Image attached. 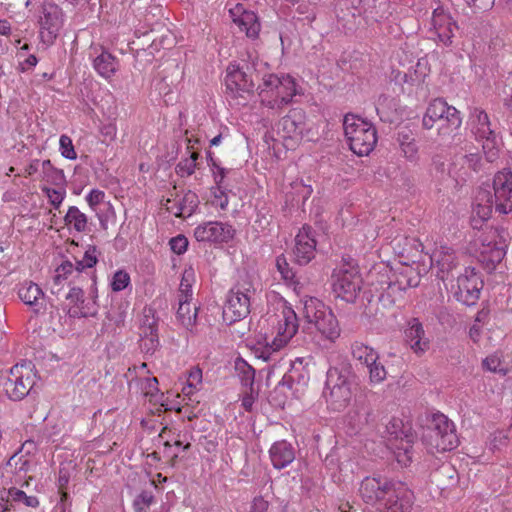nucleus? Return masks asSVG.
<instances>
[{
	"instance_id": "nucleus-1",
	"label": "nucleus",
	"mask_w": 512,
	"mask_h": 512,
	"mask_svg": "<svg viewBox=\"0 0 512 512\" xmlns=\"http://www.w3.org/2000/svg\"><path fill=\"white\" fill-rule=\"evenodd\" d=\"M258 85L261 103L273 110H281L291 103L298 93L296 80L289 74H275L270 72L269 65L263 61L252 64Z\"/></svg>"
},
{
	"instance_id": "nucleus-2",
	"label": "nucleus",
	"mask_w": 512,
	"mask_h": 512,
	"mask_svg": "<svg viewBox=\"0 0 512 512\" xmlns=\"http://www.w3.org/2000/svg\"><path fill=\"white\" fill-rule=\"evenodd\" d=\"M494 196L489 191H480L476 197L475 213L487 220L493 207L500 214L512 212V171L503 169L498 171L493 178Z\"/></svg>"
},
{
	"instance_id": "nucleus-3",
	"label": "nucleus",
	"mask_w": 512,
	"mask_h": 512,
	"mask_svg": "<svg viewBox=\"0 0 512 512\" xmlns=\"http://www.w3.org/2000/svg\"><path fill=\"white\" fill-rule=\"evenodd\" d=\"M343 129L350 149L358 156H367L375 148L377 132L370 122L347 114L343 120Z\"/></svg>"
},
{
	"instance_id": "nucleus-4",
	"label": "nucleus",
	"mask_w": 512,
	"mask_h": 512,
	"mask_svg": "<svg viewBox=\"0 0 512 512\" xmlns=\"http://www.w3.org/2000/svg\"><path fill=\"white\" fill-rule=\"evenodd\" d=\"M461 123L459 111L439 98L429 103L422 119L424 129L430 130L436 126L440 136L450 135L461 126Z\"/></svg>"
},
{
	"instance_id": "nucleus-5",
	"label": "nucleus",
	"mask_w": 512,
	"mask_h": 512,
	"mask_svg": "<svg viewBox=\"0 0 512 512\" xmlns=\"http://www.w3.org/2000/svg\"><path fill=\"white\" fill-rule=\"evenodd\" d=\"M97 249L95 246H89L81 260H77L75 264L70 261L62 262L54 271V275L50 282V292L59 296L65 285L69 287L76 282V279L82 277V273L86 269L93 268L97 263Z\"/></svg>"
},
{
	"instance_id": "nucleus-6",
	"label": "nucleus",
	"mask_w": 512,
	"mask_h": 512,
	"mask_svg": "<svg viewBox=\"0 0 512 512\" xmlns=\"http://www.w3.org/2000/svg\"><path fill=\"white\" fill-rule=\"evenodd\" d=\"M423 442L430 453L446 452L457 447L455 425L444 414H435L423 434Z\"/></svg>"
},
{
	"instance_id": "nucleus-7",
	"label": "nucleus",
	"mask_w": 512,
	"mask_h": 512,
	"mask_svg": "<svg viewBox=\"0 0 512 512\" xmlns=\"http://www.w3.org/2000/svg\"><path fill=\"white\" fill-rule=\"evenodd\" d=\"M304 318L313 324L327 340L334 342L340 336V327L333 312L319 299L309 297L303 303Z\"/></svg>"
},
{
	"instance_id": "nucleus-8",
	"label": "nucleus",
	"mask_w": 512,
	"mask_h": 512,
	"mask_svg": "<svg viewBox=\"0 0 512 512\" xmlns=\"http://www.w3.org/2000/svg\"><path fill=\"white\" fill-rule=\"evenodd\" d=\"M347 369L330 368L327 372L324 397L334 411H341L351 400V379Z\"/></svg>"
},
{
	"instance_id": "nucleus-9",
	"label": "nucleus",
	"mask_w": 512,
	"mask_h": 512,
	"mask_svg": "<svg viewBox=\"0 0 512 512\" xmlns=\"http://www.w3.org/2000/svg\"><path fill=\"white\" fill-rule=\"evenodd\" d=\"M255 289L250 283L237 285L230 289L223 307V318L229 324L245 318L250 313L251 299Z\"/></svg>"
},
{
	"instance_id": "nucleus-10",
	"label": "nucleus",
	"mask_w": 512,
	"mask_h": 512,
	"mask_svg": "<svg viewBox=\"0 0 512 512\" xmlns=\"http://www.w3.org/2000/svg\"><path fill=\"white\" fill-rule=\"evenodd\" d=\"M362 280L357 268L349 263H342L332 274L333 291L337 297L346 302H354L360 289Z\"/></svg>"
},
{
	"instance_id": "nucleus-11",
	"label": "nucleus",
	"mask_w": 512,
	"mask_h": 512,
	"mask_svg": "<svg viewBox=\"0 0 512 512\" xmlns=\"http://www.w3.org/2000/svg\"><path fill=\"white\" fill-rule=\"evenodd\" d=\"M298 329L299 322L295 311L286 301L280 302L273 326L272 348L281 350L296 335Z\"/></svg>"
},
{
	"instance_id": "nucleus-12",
	"label": "nucleus",
	"mask_w": 512,
	"mask_h": 512,
	"mask_svg": "<svg viewBox=\"0 0 512 512\" xmlns=\"http://www.w3.org/2000/svg\"><path fill=\"white\" fill-rule=\"evenodd\" d=\"M65 22L63 9L52 2H45L41 6L38 19L39 39L45 46H51Z\"/></svg>"
},
{
	"instance_id": "nucleus-13",
	"label": "nucleus",
	"mask_w": 512,
	"mask_h": 512,
	"mask_svg": "<svg viewBox=\"0 0 512 512\" xmlns=\"http://www.w3.org/2000/svg\"><path fill=\"white\" fill-rule=\"evenodd\" d=\"M36 374L31 363L16 364L10 369L4 388L13 401L22 400L35 384Z\"/></svg>"
},
{
	"instance_id": "nucleus-14",
	"label": "nucleus",
	"mask_w": 512,
	"mask_h": 512,
	"mask_svg": "<svg viewBox=\"0 0 512 512\" xmlns=\"http://www.w3.org/2000/svg\"><path fill=\"white\" fill-rule=\"evenodd\" d=\"M472 133L478 140L484 141L482 148L488 162H494L498 158L499 150L496 147V135L491 128L487 113L479 108H474L469 118Z\"/></svg>"
},
{
	"instance_id": "nucleus-15",
	"label": "nucleus",
	"mask_w": 512,
	"mask_h": 512,
	"mask_svg": "<svg viewBox=\"0 0 512 512\" xmlns=\"http://www.w3.org/2000/svg\"><path fill=\"white\" fill-rule=\"evenodd\" d=\"M483 288V281L472 267H465L452 285V293L457 301L467 306L477 303Z\"/></svg>"
},
{
	"instance_id": "nucleus-16",
	"label": "nucleus",
	"mask_w": 512,
	"mask_h": 512,
	"mask_svg": "<svg viewBox=\"0 0 512 512\" xmlns=\"http://www.w3.org/2000/svg\"><path fill=\"white\" fill-rule=\"evenodd\" d=\"M234 235L235 229L232 225L220 221H206L194 229L195 239L209 244L228 243Z\"/></svg>"
},
{
	"instance_id": "nucleus-17",
	"label": "nucleus",
	"mask_w": 512,
	"mask_h": 512,
	"mask_svg": "<svg viewBox=\"0 0 512 512\" xmlns=\"http://www.w3.org/2000/svg\"><path fill=\"white\" fill-rule=\"evenodd\" d=\"M413 492L402 482H396L378 507L379 512H411Z\"/></svg>"
},
{
	"instance_id": "nucleus-18",
	"label": "nucleus",
	"mask_w": 512,
	"mask_h": 512,
	"mask_svg": "<svg viewBox=\"0 0 512 512\" xmlns=\"http://www.w3.org/2000/svg\"><path fill=\"white\" fill-rule=\"evenodd\" d=\"M395 483L386 479L366 477L361 482L359 492L364 502L380 507L388 495V490H391Z\"/></svg>"
},
{
	"instance_id": "nucleus-19",
	"label": "nucleus",
	"mask_w": 512,
	"mask_h": 512,
	"mask_svg": "<svg viewBox=\"0 0 512 512\" xmlns=\"http://www.w3.org/2000/svg\"><path fill=\"white\" fill-rule=\"evenodd\" d=\"M431 267L436 271V276L442 281L447 280L456 268L457 261L454 251L446 246H436L430 256Z\"/></svg>"
},
{
	"instance_id": "nucleus-20",
	"label": "nucleus",
	"mask_w": 512,
	"mask_h": 512,
	"mask_svg": "<svg viewBox=\"0 0 512 512\" xmlns=\"http://www.w3.org/2000/svg\"><path fill=\"white\" fill-rule=\"evenodd\" d=\"M305 130V114L301 109L291 110L278 124V133L285 140L298 142Z\"/></svg>"
},
{
	"instance_id": "nucleus-21",
	"label": "nucleus",
	"mask_w": 512,
	"mask_h": 512,
	"mask_svg": "<svg viewBox=\"0 0 512 512\" xmlns=\"http://www.w3.org/2000/svg\"><path fill=\"white\" fill-rule=\"evenodd\" d=\"M316 240L309 226H303L295 237L294 255L300 265L308 264L315 256Z\"/></svg>"
},
{
	"instance_id": "nucleus-22",
	"label": "nucleus",
	"mask_w": 512,
	"mask_h": 512,
	"mask_svg": "<svg viewBox=\"0 0 512 512\" xmlns=\"http://www.w3.org/2000/svg\"><path fill=\"white\" fill-rule=\"evenodd\" d=\"M404 336L406 343L417 355L424 354L430 348V340L418 318H412L407 322Z\"/></svg>"
},
{
	"instance_id": "nucleus-23",
	"label": "nucleus",
	"mask_w": 512,
	"mask_h": 512,
	"mask_svg": "<svg viewBox=\"0 0 512 512\" xmlns=\"http://www.w3.org/2000/svg\"><path fill=\"white\" fill-rule=\"evenodd\" d=\"M481 167V155L476 152L466 151L455 156L449 173L456 179L465 180L470 172H477Z\"/></svg>"
},
{
	"instance_id": "nucleus-24",
	"label": "nucleus",
	"mask_w": 512,
	"mask_h": 512,
	"mask_svg": "<svg viewBox=\"0 0 512 512\" xmlns=\"http://www.w3.org/2000/svg\"><path fill=\"white\" fill-rule=\"evenodd\" d=\"M225 85L232 93L241 95L252 91L254 79L238 65L230 64L226 70Z\"/></svg>"
},
{
	"instance_id": "nucleus-25",
	"label": "nucleus",
	"mask_w": 512,
	"mask_h": 512,
	"mask_svg": "<svg viewBox=\"0 0 512 512\" xmlns=\"http://www.w3.org/2000/svg\"><path fill=\"white\" fill-rule=\"evenodd\" d=\"M388 447L393 451L396 461L407 466L412 460L413 440L402 431L389 432Z\"/></svg>"
},
{
	"instance_id": "nucleus-26",
	"label": "nucleus",
	"mask_w": 512,
	"mask_h": 512,
	"mask_svg": "<svg viewBox=\"0 0 512 512\" xmlns=\"http://www.w3.org/2000/svg\"><path fill=\"white\" fill-rule=\"evenodd\" d=\"M230 15L233 22L239 27L240 31L245 32L249 38H257L260 32V23L257 15L253 11H248L238 4L230 9Z\"/></svg>"
},
{
	"instance_id": "nucleus-27",
	"label": "nucleus",
	"mask_w": 512,
	"mask_h": 512,
	"mask_svg": "<svg viewBox=\"0 0 512 512\" xmlns=\"http://www.w3.org/2000/svg\"><path fill=\"white\" fill-rule=\"evenodd\" d=\"M431 24L438 40L445 46L450 45L454 36V29L456 28V24L451 16L443 9L437 8L433 12Z\"/></svg>"
},
{
	"instance_id": "nucleus-28",
	"label": "nucleus",
	"mask_w": 512,
	"mask_h": 512,
	"mask_svg": "<svg viewBox=\"0 0 512 512\" xmlns=\"http://www.w3.org/2000/svg\"><path fill=\"white\" fill-rule=\"evenodd\" d=\"M199 199L196 193L187 191L182 195H177L173 199H167L166 209L176 217H189L197 209Z\"/></svg>"
},
{
	"instance_id": "nucleus-29",
	"label": "nucleus",
	"mask_w": 512,
	"mask_h": 512,
	"mask_svg": "<svg viewBox=\"0 0 512 512\" xmlns=\"http://www.w3.org/2000/svg\"><path fill=\"white\" fill-rule=\"evenodd\" d=\"M18 296L24 304L32 307L35 313L45 310V294L38 284L32 281L22 282L18 288Z\"/></svg>"
},
{
	"instance_id": "nucleus-30",
	"label": "nucleus",
	"mask_w": 512,
	"mask_h": 512,
	"mask_svg": "<svg viewBox=\"0 0 512 512\" xmlns=\"http://www.w3.org/2000/svg\"><path fill=\"white\" fill-rule=\"evenodd\" d=\"M269 457L275 469L281 470L289 466L295 459V449L286 440L276 441L269 449Z\"/></svg>"
},
{
	"instance_id": "nucleus-31",
	"label": "nucleus",
	"mask_w": 512,
	"mask_h": 512,
	"mask_svg": "<svg viewBox=\"0 0 512 512\" xmlns=\"http://www.w3.org/2000/svg\"><path fill=\"white\" fill-rule=\"evenodd\" d=\"M65 299L71 305L68 309V314L71 317H88L94 314V311L85 305L84 292L81 287L70 286L69 291L65 294Z\"/></svg>"
},
{
	"instance_id": "nucleus-32",
	"label": "nucleus",
	"mask_w": 512,
	"mask_h": 512,
	"mask_svg": "<svg viewBox=\"0 0 512 512\" xmlns=\"http://www.w3.org/2000/svg\"><path fill=\"white\" fill-rule=\"evenodd\" d=\"M93 68L101 77L110 80L118 71L119 61L111 53L102 49L93 59Z\"/></svg>"
},
{
	"instance_id": "nucleus-33",
	"label": "nucleus",
	"mask_w": 512,
	"mask_h": 512,
	"mask_svg": "<svg viewBox=\"0 0 512 512\" xmlns=\"http://www.w3.org/2000/svg\"><path fill=\"white\" fill-rule=\"evenodd\" d=\"M397 141L403 157L412 163L419 160V148L415 138L409 132H399Z\"/></svg>"
},
{
	"instance_id": "nucleus-34",
	"label": "nucleus",
	"mask_w": 512,
	"mask_h": 512,
	"mask_svg": "<svg viewBox=\"0 0 512 512\" xmlns=\"http://www.w3.org/2000/svg\"><path fill=\"white\" fill-rule=\"evenodd\" d=\"M64 223L69 230H75L78 233L85 232L88 225V217L76 206H70L64 216Z\"/></svg>"
},
{
	"instance_id": "nucleus-35",
	"label": "nucleus",
	"mask_w": 512,
	"mask_h": 512,
	"mask_svg": "<svg viewBox=\"0 0 512 512\" xmlns=\"http://www.w3.org/2000/svg\"><path fill=\"white\" fill-rule=\"evenodd\" d=\"M191 300L178 299L177 318L186 329H191L197 319V307Z\"/></svg>"
},
{
	"instance_id": "nucleus-36",
	"label": "nucleus",
	"mask_w": 512,
	"mask_h": 512,
	"mask_svg": "<svg viewBox=\"0 0 512 512\" xmlns=\"http://www.w3.org/2000/svg\"><path fill=\"white\" fill-rule=\"evenodd\" d=\"M42 180L53 186H66L63 170L53 167L50 160L42 161Z\"/></svg>"
},
{
	"instance_id": "nucleus-37",
	"label": "nucleus",
	"mask_w": 512,
	"mask_h": 512,
	"mask_svg": "<svg viewBox=\"0 0 512 512\" xmlns=\"http://www.w3.org/2000/svg\"><path fill=\"white\" fill-rule=\"evenodd\" d=\"M353 358L358 360L360 363L367 366L373 364L374 361L378 360L379 355L377 351L361 342H355L351 347Z\"/></svg>"
},
{
	"instance_id": "nucleus-38",
	"label": "nucleus",
	"mask_w": 512,
	"mask_h": 512,
	"mask_svg": "<svg viewBox=\"0 0 512 512\" xmlns=\"http://www.w3.org/2000/svg\"><path fill=\"white\" fill-rule=\"evenodd\" d=\"M139 329L140 335L158 333V319L152 307H144Z\"/></svg>"
},
{
	"instance_id": "nucleus-39",
	"label": "nucleus",
	"mask_w": 512,
	"mask_h": 512,
	"mask_svg": "<svg viewBox=\"0 0 512 512\" xmlns=\"http://www.w3.org/2000/svg\"><path fill=\"white\" fill-rule=\"evenodd\" d=\"M202 370L199 367H193L190 369L187 377L186 386L183 387L182 392L189 398L199 391L202 386Z\"/></svg>"
},
{
	"instance_id": "nucleus-40",
	"label": "nucleus",
	"mask_w": 512,
	"mask_h": 512,
	"mask_svg": "<svg viewBox=\"0 0 512 512\" xmlns=\"http://www.w3.org/2000/svg\"><path fill=\"white\" fill-rule=\"evenodd\" d=\"M33 446V441H26L17 452H15L7 461L6 466L11 469L13 473L27 472L29 469V461L23 456H18L19 452L26 446Z\"/></svg>"
},
{
	"instance_id": "nucleus-41",
	"label": "nucleus",
	"mask_w": 512,
	"mask_h": 512,
	"mask_svg": "<svg viewBox=\"0 0 512 512\" xmlns=\"http://www.w3.org/2000/svg\"><path fill=\"white\" fill-rule=\"evenodd\" d=\"M236 372L241 380L242 385L252 389L255 379V370L243 359L235 362Z\"/></svg>"
},
{
	"instance_id": "nucleus-42",
	"label": "nucleus",
	"mask_w": 512,
	"mask_h": 512,
	"mask_svg": "<svg viewBox=\"0 0 512 512\" xmlns=\"http://www.w3.org/2000/svg\"><path fill=\"white\" fill-rule=\"evenodd\" d=\"M41 191L46 195L48 202L55 208L59 209L66 197V186L49 187L43 185Z\"/></svg>"
},
{
	"instance_id": "nucleus-43",
	"label": "nucleus",
	"mask_w": 512,
	"mask_h": 512,
	"mask_svg": "<svg viewBox=\"0 0 512 512\" xmlns=\"http://www.w3.org/2000/svg\"><path fill=\"white\" fill-rule=\"evenodd\" d=\"M199 154L192 152L191 155L185 159H182L176 166V172L181 177L190 176L194 173L197 167V159Z\"/></svg>"
},
{
	"instance_id": "nucleus-44",
	"label": "nucleus",
	"mask_w": 512,
	"mask_h": 512,
	"mask_svg": "<svg viewBox=\"0 0 512 512\" xmlns=\"http://www.w3.org/2000/svg\"><path fill=\"white\" fill-rule=\"evenodd\" d=\"M127 308L128 303H120L118 306H112L106 313V319L115 326L123 324L126 318Z\"/></svg>"
},
{
	"instance_id": "nucleus-45",
	"label": "nucleus",
	"mask_w": 512,
	"mask_h": 512,
	"mask_svg": "<svg viewBox=\"0 0 512 512\" xmlns=\"http://www.w3.org/2000/svg\"><path fill=\"white\" fill-rule=\"evenodd\" d=\"M141 391L145 396H150L151 400L159 401L163 397L158 389V379L156 377L141 380Z\"/></svg>"
},
{
	"instance_id": "nucleus-46",
	"label": "nucleus",
	"mask_w": 512,
	"mask_h": 512,
	"mask_svg": "<svg viewBox=\"0 0 512 512\" xmlns=\"http://www.w3.org/2000/svg\"><path fill=\"white\" fill-rule=\"evenodd\" d=\"M155 499L152 491H142L133 501V506L136 512H148Z\"/></svg>"
},
{
	"instance_id": "nucleus-47",
	"label": "nucleus",
	"mask_w": 512,
	"mask_h": 512,
	"mask_svg": "<svg viewBox=\"0 0 512 512\" xmlns=\"http://www.w3.org/2000/svg\"><path fill=\"white\" fill-rule=\"evenodd\" d=\"M366 367L368 368L369 380L371 383L379 384L386 379V369L378 362V360L374 361L373 364H368Z\"/></svg>"
},
{
	"instance_id": "nucleus-48",
	"label": "nucleus",
	"mask_w": 512,
	"mask_h": 512,
	"mask_svg": "<svg viewBox=\"0 0 512 512\" xmlns=\"http://www.w3.org/2000/svg\"><path fill=\"white\" fill-rule=\"evenodd\" d=\"M130 281V275L126 271L118 270L114 273L110 285L114 292H120L130 284Z\"/></svg>"
},
{
	"instance_id": "nucleus-49",
	"label": "nucleus",
	"mask_w": 512,
	"mask_h": 512,
	"mask_svg": "<svg viewBox=\"0 0 512 512\" xmlns=\"http://www.w3.org/2000/svg\"><path fill=\"white\" fill-rule=\"evenodd\" d=\"M193 273L192 271L185 270L182 276V280L179 287L178 299H192V280Z\"/></svg>"
},
{
	"instance_id": "nucleus-50",
	"label": "nucleus",
	"mask_w": 512,
	"mask_h": 512,
	"mask_svg": "<svg viewBox=\"0 0 512 512\" xmlns=\"http://www.w3.org/2000/svg\"><path fill=\"white\" fill-rule=\"evenodd\" d=\"M59 150L61 155L69 160H75L77 153L74 149L72 139L67 135H61L59 139Z\"/></svg>"
},
{
	"instance_id": "nucleus-51",
	"label": "nucleus",
	"mask_w": 512,
	"mask_h": 512,
	"mask_svg": "<svg viewBox=\"0 0 512 512\" xmlns=\"http://www.w3.org/2000/svg\"><path fill=\"white\" fill-rule=\"evenodd\" d=\"M159 346L158 333L140 335V347L146 354H153Z\"/></svg>"
},
{
	"instance_id": "nucleus-52",
	"label": "nucleus",
	"mask_w": 512,
	"mask_h": 512,
	"mask_svg": "<svg viewBox=\"0 0 512 512\" xmlns=\"http://www.w3.org/2000/svg\"><path fill=\"white\" fill-rule=\"evenodd\" d=\"M481 253L483 256L487 255L489 261L492 263H499L504 258L506 250L503 246H491L488 244L487 246L484 245Z\"/></svg>"
},
{
	"instance_id": "nucleus-53",
	"label": "nucleus",
	"mask_w": 512,
	"mask_h": 512,
	"mask_svg": "<svg viewBox=\"0 0 512 512\" xmlns=\"http://www.w3.org/2000/svg\"><path fill=\"white\" fill-rule=\"evenodd\" d=\"M212 193L213 199L211 200V204L216 208L226 210L229 204V199L223 187H214Z\"/></svg>"
},
{
	"instance_id": "nucleus-54",
	"label": "nucleus",
	"mask_w": 512,
	"mask_h": 512,
	"mask_svg": "<svg viewBox=\"0 0 512 512\" xmlns=\"http://www.w3.org/2000/svg\"><path fill=\"white\" fill-rule=\"evenodd\" d=\"M276 267L285 281H292L294 279L295 274L289 267V264L287 263L286 258L284 256L277 257Z\"/></svg>"
},
{
	"instance_id": "nucleus-55",
	"label": "nucleus",
	"mask_w": 512,
	"mask_h": 512,
	"mask_svg": "<svg viewBox=\"0 0 512 512\" xmlns=\"http://www.w3.org/2000/svg\"><path fill=\"white\" fill-rule=\"evenodd\" d=\"M467 5L475 13L486 12L494 7L495 0H467Z\"/></svg>"
},
{
	"instance_id": "nucleus-56",
	"label": "nucleus",
	"mask_w": 512,
	"mask_h": 512,
	"mask_svg": "<svg viewBox=\"0 0 512 512\" xmlns=\"http://www.w3.org/2000/svg\"><path fill=\"white\" fill-rule=\"evenodd\" d=\"M374 5L373 9L375 10V16L377 18L383 19L388 17L392 12L390 10L391 5L388 0H373Z\"/></svg>"
},
{
	"instance_id": "nucleus-57",
	"label": "nucleus",
	"mask_w": 512,
	"mask_h": 512,
	"mask_svg": "<svg viewBox=\"0 0 512 512\" xmlns=\"http://www.w3.org/2000/svg\"><path fill=\"white\" fill-rule=\"evenodd\" d=\"M11 495L13 496L14 500L22 501L28 507L35 508L39 505V500L36 496H28L22 490L17 489L14 492H11Z\"/></svg>"
},
{
	"instance_id": "nucleus-58",
	"label": "nucleus",
	"mask_w": 512,
	"mask_h": 512,
	"mask_svg": "<svg viewBox=\"0 0 512 512\" xmlns=\"http://www.w3.org/2000/svg\"><path fill=\"white\" fill-rule=\"evenodd\" d=\"M170 247L174 253L181 255L188 248V240L184 235H178L170 240Z\"/></svg>"
},
{
	"instance_id": "nucleus-59",
	"label": "nucleus",
	"mask_w": 512,
	"mask_h": 512,
	"mask_svg": "<svg viewBox=\"0 0 512 512\" xmlns=\"http://www.w3.org/2000/svg\"><path fill=\"white\" fill-rule=\"evenodd\" d=\"M212 172L214 176V180L216 183V187H223L224 179L227 174L231 172V170L225 169L219 165H217L215 162L212 163Z\"/></svg>"
},
{
	"instance_id": "nucleus-60",
	"label": "nucleus",
	"mask_w": 512,
	"mask_h": 512,
	"mask_svg": "<svg viewBox=\"0 0 512 512\" xmlns=\"http://www.w3.org/2000/svg\"><path fill=\"white\" fill-rule=\"evenodd\" d=\"M104 198H105V193L99 189H92L86 195V201L91 208H94L97 205H99L101 202H103Z\"/></svg>"
},
{
	"instance_id": "nucleus-61",
	"label": "nucleus",
	"mask_w": 512,
	"mask_h": 512,
	"mask_svg": "<svg viewBox=\"0 0 512 512\" xmlns=\"http://www.w3.org/2000/svg\"><path fill=\"white\" fill-rule=\"evenodd\" d=\"M100 133L104 137V141H113L117 136V126L114 122L103 124Z\"/></svg>"
},
{
	"instance_id": "nucleus-62",
	"label": "nucleus",
	"mask_w": 512,
	"mask_h": 512,
	"mask_svg": "<svg viewBox=\"0 0 512 512\" xmlns=\"http://www.w3.org/2000/svg\"><path fill=\"white\" fill-rule=\"evenodd\" d=\"M173 88H175V84L171 81L168 83V77L164 76L159 82L156 84V90L160 95L164 97H169L173 92Z\"/></svg>"
},
{
	"instance_id": "nucleus-63",
	"label": "nucleus",
	"mask_w": 512,
	"mask_h": 512,
	"mask_svg": "<svg viewBox=\"0 0 512 512\" xmlns=\"http://www.w3.org/2000/svg\"><path fill=\"white\" fill-rule=\"evenodd\" d=\"M500 365H501L500 358L496 355L488 356L483 360V367L486 370L491 371V372L498 371Z\"/></svg>"
},
{
	"instance_id": "nucleus-64",
	"label": "nucleus",
	"mask_w": 512,
	"mask_h": 512,
	"mask_svg": "<svg viewBox=\"0 0 512 512\" xmlns=\"http://www.w3.org/2000/svg\"><path fill=\"white\" fill-rule=\"evenodd\" d=\"M268 506V501L262 497H256L253 500L250 512H267Z\"/></svg>"
}]
</instances>
